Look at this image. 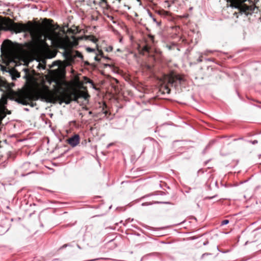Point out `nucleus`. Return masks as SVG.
<instances>
[{
  "mask_svg": "<svg viewBox=\"0 0 261 261\" xmlns=\"http://www.w3.org/2000/svg\"><path fill=\"white\" fill-rule=\"evenodd\" d=\"M150 49V47L148 45H145L142 47V51L148 53Z\"/></svg>",
  "mask_w": 261,
  "mask_h": 261,
  "instance_id": "ddd939ff",
  "label": "nucleus"
},
{
  "mask_svg": "<svg viewBox=\"0 0 261 261\" xmlns=\"http://www.w3.org/2000/svg\"><path fill=\"white\" fill-rule=\"evenodd\" d=\"M202 57H203V55L201 54V55L200 56V57H199V58L198 59V61L199 62H201L202 61Z\"/></svg>",
  "mask_w": 261,
  "mask_h": 261,
  "instance_id": "a211bd4d",
  "label": "nucleus"
},
{
  "mask_svg": "<svg viewBox=\"0 0 261 261\" xmlns=\"http://www.w3.org/2000/svg\"><path fill=\"white\" fill-rule=\"evenodd\" d=\"M55 55H56V53H54V55H53V57L55 56Z\"/></svg>",
  "mask_w": 261,
  "mask_h": 261,
  "instance_id": "b1692460",
  "label": "nucleus"
},
{
  "mask_svg": "<svg viewBox=\"0 0 261 261\" xmlns=\"http://www.w3.org/2000/svg\"><path fill=\"white\" fill-rule=\"evenodd\" d=\"M44 37V38L37 44L40 47L47 49L49 48V46L46 42L47 39L51 40L53 43H54L57 47H59L57 45V38H62L60 37L59 34L54 30H51L49 33L45 34Z\"/></svg>",
  "mask_w": 261,
  "mask_h": 261,
  "instance_id": "39448f33",
  "label": "nucleus"
},
{
  "mask_svg": "<svg viewBox=\"0 0 261 261\" xmlns=\"http://www.w3.org/2000/svg\"><path fill=\"white\" fill-rule=\"evenodd\" d=\"M163 80L168 85L176 87L181 84L184 81V78L176 72L170 71L169 73L163 75Z\"/></svg>",
  "mask_w": 261,
  "mask_h": 261,
  "instance_id": "20e7f679",
  "label": "nucleus"
},
{
  "mask_svg": "<svg viewBox=\"0 0 261 261\" xmlns=\"http://www.w3.org/2000/svg\"><path fill=\"white\" fill-rule=\"evenodd\" d=\"M212 51H211V50H206L203 53H202V54L204 56H208L210 54H212Z\"/></svg>",
  "mask_w": 261,
  "mask_h": 261,
  "instance_id": "2eb2a0df",
  "label": "nucleus"
},
{
  "mask_svg": "<svg viewBox=\"0 0 261 261\" xmlns=\"http://www.w3.org/2000/svg\"><path fill=\"white\" fill-rule=\"evenodd\" d=\"M84 82L85 83H90L91 84V86L94 88V84L93 82V81L92 80H91L90 79H89L88 77H86V76H85L84 77Z\"/></svg>",
  "mask_w": 261,
  "mask_h": 261,
  "instance_id": "9b49d317",
  "label": "nucleus"
},
{
  "mask_svg": "<svg viewBox=\"0 0 261 261\" xmlns=\"http://www.w3.org/2000/svg\"><path fill=\"white\" fill-rule=\"evenodd\" d=\"M65 73L60 74V77H54L52 81L56 83L55 91L50 90L49 87L42 84L41 87L35 81L34 77L27 74L26 75L27 81L30 85V90L28 91H22L15 93L11 99L14 100L19 103L23 105H28L30 102L37 100L39 99L44 100L47 102L56 103L59 101L61 104L65 102L70 103L72 100L76 101L81 97L86 98L88 94L85 92L79 91H70L63 88L62 86L65 85L66 82L63 80Z\"/></svg>",
  "mask_w": 261,
  "mask_h": 261,
  "instance_id": "f257e3e1",
  "label": "nucleus"
},
{
  "mask_svg": "<svg viewBox=\"0 0 261 261\" xmlns=\"http://www.w3.org/2000/svg\"><path fill=\"white\" fill-rule=\"evenodd\" d=\"M94 59H95V60H96L98 62H99L100 61V59L99 58L98 55H96L95 56V57H94Z\"/></svg>",
  "mask_w": 261,
  "mask_h": 261,
  "instance_id": "6ab92c4d",
  "label": "nucleus"
},
{
  "mask_svg": "<svg viewBox=\"0 0 261 261\" xmlns=\"http://www.w3.org/2000/svg\"><path fill=\"white\" fill-rule=\"evenodd\" d=\"M164 93L166 92L167 93H170V89L167 85H165L164 86Z\"/></svg>",
  "mask_w": 261,
  "mask_h": 261,
  "instance_id": "4468645a",
  "label": "nucleus"
},
{
  "mask_svg": "<svg viewBox=\"0 0 261 261\" xmlns=\"http://www.w3.org/2000/svg\"><path fill=\"white\" fill-rule=\"evenodd\" d=\"M48 20H48V19H47V18H45V19H44L43 21H44V22H46V21H48Z\"/></svg>",
  "mask_w": 261,
  "mask_h": 261,
  "instance_id": "5701e85b",
  "label": "nucleus"
},
{
  "mask_svg": "<svg viewBox=\"0 0 261 261\" xmlns=\"http://www.w3.org/2000/svg\"><path fill=\"white\" fill-rule=\"evenodd\" d=\"M228 223H229L228 220H224L221 222V225H226V224H227Z\"/></svg>",
  "mask_w": 261,
  "mask_h": 261,
  "instance_id": "f3484780",
  "label": "nucleus"
},
{
  "mask_svg": "<svg viewBox=\"0 0 261 261\" xmlns=\"http://www.w3.org/2000/svg\"><path fill=\"white\" fill-rule=\"evenodd\" d=\"M73 41H71L68 37L65 38H57V42L59 48L64 49V56L66 60L70 62H73L76 58L83 59V56L78 50H73L71 48L78 44V40L75 37H72Z\"/></svg>",
  "mask_w": 261,
  "mask_h": 261,
  "instance_id": "7ed1b4c3",
  "label": "nucleus"
},
{
  "mask_svg": "<svg viewBox=\"0 0 261 261\" xmlns=\"http://www.w3.org/2000/svg\"><path fill=\"white\" fill-rule=\"evenodd\" d=\"M12 45V42L11 40L7 39L4 41L2 45V47L6 49H9Z\"/></svg>",
  "mask_w": 261,
  "mask_h": 261,
  "instance_id": "6e6552de",
  "label": "nucleus"
},
{
  "mask_svg": "<svg viewBox=\"0 0 261 261\" xmlns=\"http://www.w3.org/2000/svg\"><path fill=\"white\" fill-rule=\"evenodd\" d=\"M167 13V12H166V11H164V10H161V11H159V13H160V14H165V13Z\"/></svg>",
  "mask_w": 261,
  "mask_h": 261,
  "instance_id": "aec40b11",
  "label": "nucleus"
},
{
  "mask_svg": "<svg viewBox=\"0 0 261 261\" xmlns=\"http://www.w3.org/2000/svg\"><path fill=\"white\" fill-rule=\"evenodd\" d=\"M4 101H5V103H6L7 100H6V99H4Z\"/></svg>",
  "mask_w": 261,
  "mask_h": 261,
  "instance_id": "a878e982",
  "label": "nucleus"
},
{
  "mask_svg": "<svg viewBox=\"0 0 261 261\" xmlns=\"http://www.w3.org/2000/svg\"><path fill=\"white\" fill-rule=\"evenodd\" d=\"M100 48L104 49L106 51L111 52L113 50V46L112 45H108L105 41H102L99 45Z\"/></svg>",
  "mask_w": 261,
  "mask_h": 261,
  "instance_id": "0eeeda50",
  "label": "nucleus"
},
{
  "mask_svg": "<svg viewBox=\"0 0 261 261\" xmlns=\"http://www.w3.org/2000/svg\"><path fill=\"white\" fill-rule=\"evenodd\" d=\"M67 143L71 146L75 147L80 143V136L77 134H75L72 137L69 138Z\"/></svg>",
  "mask_w": 261,
  "mask_h": 261,
  "instance_id": "423d86ee",
  "label": "nucleus"
},
{
  "mask_svg": "<svg viewBox=\"0 0 261 261\" xmlns=\"http://www.w3.org/2000/svg\"><path fill=\"white\" fill-rule=\"evenodd\" d=\"M117 51H118V52H122V50L119 49V48H118L117 50H116Z\"/></svg>",
  "mask_w": 261,
  "mask_h": 261,
  "instance_id": "4be33fe9",
  "label": "nucleus"
},
{
  "mask_svg": "<svg viewBox=\"0 0 261 261\" xmlns=\"http://www.w3.org/2000/svg\"><path fill=\"white\" fill-rule=\"evenodd\" d=\"M86 39L94 42V43H96L97 41H98V39L94 36L93 35H89V36H87L86 37Z\"/></svg>",
  "mask_w": 261,
  "mask_h": 261,
  "instance_id": "1a4fd4ad",
  "label": "nucleus"
},
{
  "mask_svg": "<svg viewBox=\"0 0 261 261\" xmlns=\"http://www.w3.org/2000/svg\"><path fill=\"white\" fill-rule=\"evenodd\" d=\"M96 48L99 53L98 55L100 56L102 58H105L103 53L102 50V48H100V47L98 44H96Z\"/></svg>",
  "mask_w": 261,
  "mask_h": 261,
  "instance_id": "9d476101",
  "label": "nucleus"
},
{
  "mask_svg": "<svg viewBox=\"0 0 261 261\" xmlns=\"http://www.w3.org/2000/svg\"><path fill=\"white\" fill-rule=\"evenodd\" d=\"M95 259H91V260H90L89 261H94Z\"/></svg>",
  "mask_w": 261,
  "mask_h": 261,
  "instance_id": "393cba45",
  "label": "nucleus"
},
{
  "mask_svg": "<svg viewBox=\"0 0 261 261\" xmlns=\"http://www.w3.org/2000/svg\"><path fill=\"white\" fill-rule=\"evenodd\" d=\"M86 50H87V51L89 52V53H90V52H95V49L92 48H90V47H87L86 48Z\"/></svg>",
  "mask_w": 261,
  "mask_h": 261,
  "instance_id": "dca6fc26",
  "label": "nucleus"
},
{
  "mask_svg": "<svg viewBox=\"0 0 261 261\" xmlns=\"http://www.w3.org/2000/svg\"><path fill=\"white\" fill-rule=\"evenodd\" d=\"M68 246V244H64V245H63L61 248L60 249H63L66 247H67Z\"/></svg>",
  "mask_w": 261,
  "mask_h": 261,
  "instance_id": "412c9836",
  "label": "nucleus"
},
{
  "mask_svg": "<svg viewBox=\"0 0 261 261\" xmlns=\"http://www.w3.org/2000/svg\"><path fill=\"white\" fill-rule=\"evenodd\" d=\"M20 77V73L17 71L15 70L12 72V79H15L16 77Z\"/></svg>",
  "mask_w": 261,
  "mask_h": 261,
  "instance_id": "f8f14e48",
  "label": "nucleus"
},
{
  "mask_svg": "<svg viewBox=\"0 0 261 261\" xmlns=\"http://www.w3.org/2000/svg\"><path fill=\"white\" fill-rule=\"evenodd\" d=\"M42 27V24L39 22L33 23L31 21H28L27 23L15 22L9 17H5L0 21L2 30L13 31L16 33L29 32L36 44L43 39Z\"/></svg>",
  "mask_w": 261,
  "mask_h": 261,
  "instance_id": "f03ea898",
  "label": "nucleus"
}]
</instances>
